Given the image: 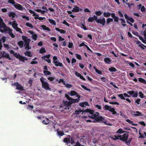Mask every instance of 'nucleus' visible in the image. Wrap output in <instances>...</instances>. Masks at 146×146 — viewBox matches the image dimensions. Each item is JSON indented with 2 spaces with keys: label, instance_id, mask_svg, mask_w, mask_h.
<instances>
[{
  "label": "nucleus",
  "instance_id": "21",
  "mask_svg": "<svg viewBox=\"0 0 146 146\" xmlns=\"http://www.w3.org/2000/svg\"><path fill=\"white\" fill-rule=\"evenodd\" d=\"M55 29L57 31H58L61 34H65L66 31L65 30L63 29H60L58 28H55Z\"/></svg>",
  "mask_w": 146,
  "mask_h": 146
},
{
  "label": "nucleus",
  "instance_id": "49",
  "mask_svg": "<svg viewBox=\"0 0 146 146\" xmlns=\"http://www.w3.org/2000/svg\"><path fill=\"white\" fill-rule=\"evenodd\" d=\"M70 143L72 145H73L75 143V142L74 141V139L73 137H71L70 138Z\"/></svg>",
  "mask_w": 146,
  "mask_h": 146
},
{
  "label": "nucleus",
  "instance_id": "62",
  "mask_svg": "<svg viewBox=\"0 0 146 146\" xmlns=\"http://www.w3.org/2000/svg\"><path fill=\"white\" fill-rule=\"evenodd\" d=\"M73 44L72 42H69V44L68 47L69 48H71L73 46Z\"/></svg>",
  "mask_w": 146,
  "mask_h": 146
},
{
  "label": "nucleus",
  "instance_id": "50",
  "mask_svg": "<svg viewBox=\"0 0 146 146\" xmlns=\"http://www.w3.org/2000/svg\"><path fill=\"white\" fill-rule=\"evenodd\" d=\"M14 56L17 58L19 59L21 56V55L19 54H17L16 52H15Z\"/></svg>",
  "mask_w": 146,
  "mask_h": 146
},
{
  "label": "nucleus",
  "instance_id": "4",
  "mask_svg": "<svg viewBox=\"0 0 146 146\" xmlns=\"http://www.w3.org/2000/svg\"><path fill=\"white\" fill-rule=\"evenodd\" d=\"M95 20V21L98 23H100L101 24H102L103 25H104L105 23V19L102 17L98 19L97 16H94L93 17H92V22L93 20Z\"/></svg>",
  "mask_w": 146,
  "mask_h": 146
},
{
  "label": "nucleus",
  "instance_id": "58",
  "mask_svg": "<svg viewBox=\"0 0 146 146\" xmlns=\"http://www.w3.org/2000/svg\"><path fill=\"white\" fill-rule=\"evenodd\" d=\"M4 46V47H5L8 50L9 48H10V47L8 44H6L5 43L3 44Z\"/></svg>",
  "mask_w": 146,
  "mask_h": 146
},
{
  "label": "nucleus",
  "instance_id": "11",
  "mask_svg": "<svg viewBox=\"0 0 146 146\" xmlns=\"http://www.w3.org/2000/svg\"><path fill=\"white\" fill-rule=\"evenodd\" d=\"M14 5V7L17 10H23L25 8L23 7L19 3H16Z\"/></svg>",
  "mask_w": 146,
  "mask_h": 146
},
{
  "label": "nucleus",
  "instance_id": "22",
  "mask_svg": "<svg viewBox=\"0 0 146 146\" xmlns=\"http://www.w3.org/2000/svg\"><path fill=\"white\" fill-rule=\"evenodd\" d=\"M133 112L136 113L133 114V115L135 116H141L143 115L142 113L138 111H137L135 112V111H133Z\"/></svg>",
  "mask_w": 146,
  "mask_h": 146
},
{
  "label": "nucleus",
  "instance_id": "53",
  "mask_svg": "<svg viewBox=\"0 0 146 146\" xmlns=\"http://www.w3.org/2000/svg\"><path fill=\"white\" fill-rule=\"evenodd\" d=\"M54 79L55 78L54 77H48L47 78V79L50 81H53Z\"/></svg>",
  "mask_w": 146,
  "mask_h": 146
},
{
  "label": "nucleus",
  "instance_id": "5",
  "mask_svg": "<svg viewBox=\"0 0 146 146\" xmlns=\"http://www.w3.org/2000/svg\"><path fill=\"white\" fill-rule=\"evenodd\" d=\"M82 112V114H83L84 112L87 113H89L91 114V110L90 109H87L86 110H84V109H81L80 108H78V110H76L75 113H74V114L78 115L80 113Z\"/></svg>",
  "mask_w": 146,
  "mask_h": 146
},
{
  "label": "nucleus",
  "instance_id": "29",
  "mask_svg": "<svg viewBox=\"0 0 146 146\" xmlns=\"http://www.w3.org/2000/svg\"><path fill=\"white\" fill-rule=\"evenodd\" d=\"M17 26L18 24L16 21H14L12 22V26L14 29L16 28L17 27Z\"/></svg>",
  "mask_w": 146,
  "mask_h": 146
},
{
  "label": "nucleus",
  "instance_id": "48",
  "mask_svg": "<svg viewBox=\"0 0 146 146\" xmlns=\"http://www.w3.org/2000/svg\"><path fill=\"white\" fill-rule=\"evenodd\" d=\"M120 20H121L122 21L121 23L122 26H126V24H125V19H120Z\"/></svg>",
  "mask_w": 146,
  "mask_h": 146
},
{
  "label": "nucleus",
  "instance_id": "37",
  "mask_svg": "<svg viewBox=\"0 0 146 146\" xmlns=\"http://www.w3.org/2000/svg\"><path fill=\"white\" fill-rule=\"evenodd\" d=\"M144 37V38L143 37H139L140 40H141L143 43L146 44V37Z\"/></svg>",
  "mask_w": 146,
  "mask_h": 146
},
{
  "label": "nucleus",
  "instance_id": "2",
  "mask_svg": "<svg viewBox=\"0 0 146 146\" xmlns=\"http://www.w3.org/2000/svg\"><path fill=\"white\" fill-rule=\"evenodd\" d=\"M94 111L92 110V119H94V121H92V122H97L103 123L106 124H107V121L105 119L101 116L100 115V114L98 112L94 113Z\"/></svg>",
  "mask_w": 146,
  "mask_h": 146
},
{
  "label": "nucleus",
  "instance_id": "47",
  "mask_svg": "<svg viewBox=\"0 0 146 146\" xmlns=\"http://www.w3.org/2000/svg\"><path fill=\"white\" fill-rule=\"evenodd\" d=\"M14 29H15L17 31L21 33H22L21 31V29L20 28H19L18 26L16 28H15Z\"/></svg>",
  "mask_w": 146,
  "mask_h": 146
},
{
  "label": "nucleus",
  "instance_id": "60",
  "mask_svg": "<svg viewBox=\"0 0 146 146\" xmlns=\"http://www.w3.org/2000/svg\"><path fill=\"white\" fill-rule=\"evenodd\" d=\"M76 58L78 59L79 60H81L82 59L81 56L80 55L78 54H76Z\"/></svg>",
  "mask_w": 146,
  "mask_h": 146
},
{
  "label": "nucleus",
  "instance_id": "15",
  "mask_svg": "<svg viewBox=\"0 0 146 146\" xmlns=\"http://www.w3.org/2000/svg\"><path fill=\"white\" fill-rule=\"evenodd\" d=\"M80 96H78V98L75 99H73L72 98V99H71L70 101V102H71L70 103H71V104L72 103H75L78 102L80 100Z\"/></svg>",
  "mask_w": 146,
  "mask_h": 146
},
{
  "label": "nucleus",
  "instance_id": "57",
  "mask_svg": "<svg viewBox=\"0 0 146 146\" xmlns=\"http://www.w3.org/2000/svg\"><path fill=\"white\" fill-rule=\"evenodd\" d=\"M94 106L95 108H97L98 110H101L102 109V107L101 106L98 105H94Z\"/></svg>",
  "mask_w": 146,
  "mask_h": 146
},
{
  "label": "nucleus",
  "instance_id": "63",
  "mask_svg": "<svg viewBox=\"0 0 146 146\" xmlns=\"http://www.w3.org/2000/svg\"><path fill=\"white\" fill-rule=\"evenodd\" d=\"M139 96L141 98H143L144 97V95L143 93L141 92H139Z\"/></svg>",
  "mask_w": 146,
  "mask_h": 146
},
{
  "label": "nucleus",
  "instance_id": "9",
  "mask_svg": "<svg viewBox=\"0 0 146 146\" xmlns=\"http://www.w3.org/2000/svg\"><path fill=\"white\" fill-rule=\"evenodd\" d=\"M11 85L12 86H16V89L17 90H23L24 89L23 87L20 84L17 82H15L14 84H12Z\"/></svg>",
  "mask_w": 146,
  "mask_h": 146
},
{
  "label": "nucleus",
  "instance_id": "27",
  "mask_svg": "<svg viewBox=\"0 0 146 146\" xmlns=\"http://www.w3.org/2000/svg\"><path fill=\"white\" fill-rule=\"evenodd\" d=\"M49 23L52 25H56V23L55 21L53 19H48Z\"/></svg>",
  "mask_w": 146,
  "mask_h": 146
},
{
  "label": "nucleus",
  "instance_id": "28",
  "mask_svg": "<svg viewBox=\"0 0 146 146\" xmlns=\"http://www.w3.org/2000/svg\"><path fill=\"white\" fill-rule=\"evenodd\" d=\"M138 80L141 83H143L144 84H146V81L141 78H139Z\"/></svg>",
  "mask_w": 146,
  "mask_h": 146
},
{
  "label": "nucleus",
  "instance_id": "43",
  "mask_svg": "<svg viewBox=\"0 0 146 146\" xmlns=\"http://www.w3.org/2000/svg\"><path fill=\"white\" fill-rule=\"evenodd\" d=\"M110 107L108 105H105L103 107V109L105 110H109Z\"/></svg>",
  "mask_w": 146,
  "mask_h": 146
},
{
  "label": "nucleus",
  "instance_id": "1",
  "mask_svg": "<svg viewBox=\"0 0 146 146\" xmlns=\"http://www.w3.org/2000/svg\"><path fill=\"white\" fill-rule=\"evenodd\" d=\"M0 31L4 34H9L11 36H15L12 33V30L7 27L4 22L3 20L0 17Z\"/></svg>",
  "mask_w": 146,
  "mask_h": 146
},
{
  "label": "nucleus",
  "instance_id": "38",
  "mask_svg": "<svg viewBox=\"0 0 146 146\" xmlns=\"http://www.w3.org/2000/svg\"><path fill=\"white\" fill-rule=\"evenodd\" d=\"M126 121L130 124H131L132 125H137V124H135V123H133V121H131L129 119H126Z\"/></svg>",
  "mask_w": 146,
  "mask_h": 146
},
{
  "label": "nucleus",
  "instance_id": "39",
  "mask_svg": "<svg viewBox=\"0 0 146 146\" xmlns=\"http://www.w3.org/2000/svg\"><path fill=\"white\" fill-rule=\"evenodd\" d=\"M132 140V138L131 137L129 138V139L128 138V140L126 142V144L128 145H129Z\"/></svg>",
  "mask_w": 146,
  "mask_h": 146
},
{
  "label": "nucleus",
  "instance_id": "46",
  "mask_svg": "<svg viewBox=\"0 0 146 146\" xmlns=\"http://www.w3.org/2000/svg\"><path fill=\"white\" fill-rule=\"evenodd\" d=\"M19 59V60L21 61L22 62H25V57L21 55V56L20 57Z\"/></svg>",
  "mask_w": 146,
  "mask_h": 146
},
{
  "label": "nucleus",
  "instance_id": "7",
  "mask_svg": "<svg viewBox=\"0 0 146 146\" xmlns=\"http://www.w3.org/2000/svg\"><path fill=\"white\" fill-rule=\"evenodd\" d=\"M64 106H65V108L64 109L66 110H68L67 111H70V109L71 105V103H70V101L67 102V101H63Z\"/></svg>",
  "mask_w": 146,
  "mask_h": 146
},
{
  "label": "nucleus",
  "instance_id": "55",
  "mask_svg": "<svg viewBox=\"0 0 146 146\" xmlns=\"http://www.w3.org/2000/svg\"><path fill=\"white\" fill-rule=\"evenodd\" d=\"M113 19L112 18H108L107 19V23H109L110 22L113 21Z\"/></svg>",
  "mask_w": 146,
  "mask_h": 146
},
{
  "label": "nucleus",
  "instance_id": "52",
  "mask_svg": "<svg viewBox=\"0 0 146 146\" xmlns=\"http://www.w3.org/2000/svg\"><path fill=\"white\" fill-rule=\"evenodd\" d=\"M81 87L83 88H84V89L86 90H87V91H90V90L89 89H88V88L86 87V86H85L84 85H81Z\"/></svg>",
  "mask_w": 146,
  "mask_h": 146
},
{
  "label": "nucleus",
  "instance_id": "13",
  "mask_svg": "<svg viewBox=\"0 0 146 146\" xmlns=\"http://www.w3.org/2000/svg\"><path fill=\"white\" fill-rule=\"evenodd\" d=\"M28 37H22V39L25 42V45L29 44V43L31 41L30 39L28 38Z\"/></svg>",
  "mask_w": 146,
  "mask_h": 146
},
{
  "label": "nucleus",
  "instance_id": "41",
  "mask_svg": "<svg viewBox=\"0 0 146 146\" xmlns=\"http://www.w3.org/2000/svg\"><path fill=\"white\" fill-rule=\"evenodd\" d=\"M43 73L45 75H50L51 74V72L48 70H44Z\"/></svg>",
  "mask_w": 146,
  "mask_h": 146
},
{
  "label": "nucleus",
  "instance_id": "18",
  "mask_svg": "<svg viewBox=\"0 0 146 146\" xmlns=\"http://www.w3.org/2000/svg\"><path fill=\"white\" fill-rule=\"evenodd\" d=\"M82 9L80 8L79 7L75 6L73 9L72 10V11L74 12H77L79 11H81Z\"/></svg>",
  "mask_w": 146,
  "mask_h": 146
},
{
  "label": "nucleus",
  "instance_id": "56",
  "mask_svg": "<svg viewBox=\"0 0 146 146\" xmlns=\"http://www.w3.org/2000/svg\"><path fill=\"white\" fill-rule=\"evenodd\" d=\"M50 56V54H47L46 56H43L42 57V58L44 59V58H47L48 59L49 58Z\"/></svg>",
  "mask_w": 146,
  "mask_h": 146
},
{
  "label": "nucleus",
  "instance_id": "25",
  "mask_svg": "<svg viewBox=\"0 0 146 146\" xmlns=\"http://www.w3.org/2000/svg\"><path fill=\"white\" fill-rule=\"evenodd\" d=\"M101 81L105 83H107L108 81V80L105 77H101L100 78Z\"/></svg>",
  "mask_w": 146,
  "mask_h": 146
},
{
  "label": "nucleus",
  "instance_id": "19",
  "mask_svg": "<svg viewBox=\"0 0 146 146\" xmlns=\"http://www.w3.org/2000/svg\"><path fill=\"white\" fill-rule=\"evenodd\" d=\"M104 60L105 63L108 64H110L111 63V60L108 57L105 58Z\"/></svg>",
  "mask_w": 146,
  "mask_h": 146
},
{
  "label": "nucleus",
  "instance_id": "30",
  "mask_svg": "<svg viewBox=\"0 0 146 146\" xmlns=\"http://www.w3.org/2000/svg\"><path fill=\"white\" fill-rule=\"evenodd\" d=\"M93 68L95 70V72L96 73H97L98 74H101V75H102V71L97 69L95 66H94Z\"/></svg>",
  "mask_w": 146,
  "mask_h": 146
},
{
  "label": "nucleus",
  "instance_id": "44",
  "mask_svg": "<svg viewBox=\"0 0 146 146\" xmlns=\"http://www.w3.org/2000/svg\"><path fill=\"white\" fill-rule=\"evenodd\" d=\"M24 46H25V49L27 50L30 49L31 48V47L30 46L29 44L24 45Z\"/></svg>",
  "mask_w": 146,
  "mask_h": 146
},
{
  "label": "nucleus",
  "instance_id": "10",
  "mask_svg": "<svg viewBox=\"0 0 146 146\" xmlns=\"http://www.w3.org/2000/svg\"><path fill=\"white\" fill-rule=\"evenodd\" d=\"M127 93L133 97H137L138 96L137 92L134 91H129Z\"/></svg>",
  "mask_w": 146,
  "mask_h": 146
},
{
  "label": "nucleus",
  "instance_id": "17",
  "mask_svg": "<svg viewBox=\"0 0 146 146\" xmlns=\"http://www.w3.org/2000/svg\"><path fill=\"white\" fill-rule=\"evenodd\" d=\"M9 16L11 18L12 20H14V18L15 17L16 15L15 13L11 12L9 13Z\"/></svg>",
  "mask_w": 146,
  "mask_h": 146
},
{
  "label": "nucleus",
  "instance_id": "59",
  "mask_svg": "<svg viewBox=\"0 0 146 146\" xmlns=\"http://www.w3.org/2000/svg\"><path fill=\"white\" fill-rule=\"evenodd\" d=\"M65 97L67 98V99L69 100H70L71 99H72V98H70L69 96L67 94H66L65 95Z\"/></svg>",
  "mask_w": 146,
  "mask_h": 146
},
{
  "label": "nucleus",
  "instance_id": "40",
  "mask_svg": "<svg viewBox=\"0 0 146 146\" xmlns=\"http://www.w3.org/2000/svg\"><path fill=\"white\" fill-rule=\"evenodd\" d=\"M103 15L104 17H108L110 16V15H111V14L110 13L108 12H105L104 13Z\"/></svg>",
  "mask_w": 146,
  "mask_h": 146
},
{
  "label": "nucleus",
  "instance_id": "24",
  "mask_svg": "<svg viewBox=\"0 0 146 146\" xmlns=\"http://www.w3.org/2000/svg\"><path fill=\"white\" fill-rule=\"evenodd\" d=\"M109 111L112 112V114L113 115L116 114L117 113L115 111L114 108H111L110 107V108L109 109Z\"/></svg>",
  "mask_w": 146,
  "mask_h": 146
},
{
  "label": "nucleus",
  "instance_id": "54",
  "mask_svg": "<svg viewBox=\"0 0 146 146\" xmlns=\"http://www.w3.org/2000/svg\"><path fill=\"white\" fill-rule=\"evenodd\" d=\"M6 37H2V38H1V39H0V42H4L6 41L5 38Z\"/></svg>",
  "mask_w": 146,
  "mask_h": 146
},
{
  "label": "nucleus",
  "instance_id": "36",
  "mask_svg": "<svg viewBox=\"0 0 146 146\" xmlns=\"http://www.w3.org/2000/svg\"><path fill=\"white\" fill-rule=\"evenodd\" d=\"M18 44L20 48H22L24 45V42L22 41H20L18 42Z\"/></svg>",
  "mask_w": 146,
  "mask_h": 146
},
{
  "label": "nucleus",
  "instance_id": "16",
  "mask_svg": "<svg viewBox=\"0 0 146 146\" xmlns=\"http://www.w3.org/2000/svg\"><path fill=\"white\" fill-rule=\"evenodd\" d=\"M53 63L56 66H59L62 68L64 67V65L62 64V63L58 61H54V62H53Z\"/></svg>",
  "mask_w": 146,
  "mask_h": 146
},
{
  "label": "nucleus",
  "instance_id": "33",
  "mask_svg": "<svg viewBox=\"0 0 146 146\" xmlns=\"http://www.w3.org/2000/svg\"><path fill=\"white\" fill-rule=\"evenodd\" d=\"M24 54L25 56H27L29 57H32V55L31 54V52L29 51H27L26 52L24 53Z\"/></svg>",
  "mask_w": 146,
  "mask_h": 146
},
{
  "label": "nucleus",
  "instance_id": "26",
  "mask_svg": "<svg viewBox=\"0 0 146 146\" xmlns=\"http://www.w3.org/2000/svg\"><path fill=\"white\" fill-rule=\"evenodd\" d=\"M70 95L72 96L76 95L77 97H78V96H80L77 93L74 91H71Z\"/></svg>",
  "mask_w": 146,
  "mask_h": 146
},
{
  "label": "nucleus",
  "instance_id": "6",
  "mask_svg": "<svg viewBox=\"0 0 146 146\" xmlns=\"http://www.w3.org/2000/svg\"><path fill=\"white\" fill-rule=\"evenodd\" d=\"M127 133H124L123 135H120V140L125 142L126 144V142L128 140V138L129 137L128 133L129 132H127Z\"/></svg>",
  "mask_w": 146,
  "mask_h": 146
},
{
  "label": "nucleus",
  "instance_id": "34",
  "mask_svg": "<svg viewBox=\"0 0 146 146\" xmlns=\"http://www.w3.org/2000/svg\"><path fill=\"white\" fill-rule=\"evenodd\" d=\"M127 131H124L123 130H122V129L121 128L119 129L117 131H116V133H123L125 132H126Z\"/></svg>",
  "mask_w": 146,
  "mask_h": 146
},
{
  "label": "nucleus",
  "instance_id": "23",
  "mask_svg": "<svg viewBox=\"0 0 146 146\" xmlns=\"http://www.w3.org/2000/svg\"><path fill=\"white\" fill-rule=\"evenodd\" d=\"M40 27L42 28L43 30L47 31H50V29L44 25H41Z\"/></svg>",
  "mask_w": 146,
  "mask_h": 146
},
{
  "label": "nucleus",
  "instance_id": "14",
  "mask_svg": "<svg viewBox=\"0 0 146 146\" xmlns=\"http://www.w3.org/2000/svg\"><path fill=\"white\" fill-rule=\"evenodd\" d=\"M124 16L125 18L127 20V23L129 22V21H130L132 23H133L134 22V20L131 17H129L128 15H127L126 14H125L124 15Z\"/></svg>",
  "mask_w": 146,
  "mask_h": 146
},
{
  "label": "nucleus",
  "instance_id": "64",
  "mask_svg": "<svg viewBox=\"0 0 146 146\" xmlns=\"http://www.w3.org/2000/svg\"><path fill=\"white\" fill-rule=\"evenodd\" d=\"M81 27L84 30L87 29L86 26L83 23H82L81 25Z\"/></svg>",
  "mask_w": 146,
  "mask_h": 146
},
{
  "label": "nucleus",
  "instance_id": "20",
  "mask_svg": "<svg viewBox=\"0 0 146 146\" xmlns=\"http://www.w3.org/2000/svg\"><path fill=\"white\" fill-rule=\"evenodd\" d=\"M68 137L64 138L63 139V141L67 144L70 143V135H68Z\"/></svg>",
  "mask_w": 146,
  "mask_h": 146
},
{
  "label": "nucleus",
  "instance_id": "61",
  "mask_svg": "<svg viewBox=\"0 0 146 146\" xmlns=\"http://www.w3.org/2000/svg\"><path fill=\"white\" fill-rule=\"evenodd\" d=\"M22 18L23 19H25L27 20H29V17H27L26 15H23L22 16Z\"/></svg>",
  "mask_w": 146,
  "mask_h": 146
},
{
  "label": "nucleus",
  "instance_id": "45",
  "mask_svg": "<svg viewBox=\"0 0 146 146\" xmlns=\"http://www.w3.org/2000/svg\"><path fill=\"white\" fill-rule=\"evenodd\" d=\"M123 94H119V95H118V96L120 97V98L122 99V100H125V97L124 96H123Z\"/></svg>",
  "mask_w": 146,
  "mask_h": 146
},
{
  "label": "nucleus",
  "instance_id": "35",
  "mask_svg": "<svg viewBox=\"0 0 146 146\" xmlns=\"http://www.w3.org/2000/svg\"><path fill=\"white\" fill-rule=\"evenodd\" d=\"M46 52L45 49L44 47H42L40 50L39 53L41 54H43Z\"/></svg>",
  "mask_w": 146,
  "mask_h": 146
},
{
  "label": "nucleus",
  "instance_id": "42",
  "mask_svg": "<svg viewBox=\"0 0 146 146\" xmlns=\"http://www.w3.org/2000/svg\"><path fill=\"white\" fill-rule=\"evenodd\" d=\"M57 132L58 135L60 136H62L64 135V132L63 131H60L57 130Z\"/></svg>",
  "mask_w": 146,
  "mask_h": 146
},
{
  "label": "nucleus",
  "instance_id": "8",
  "mask_svg": "<svg viewBox=\"0 0 146 146\" xmlns=\"http://www.w3.org/2000/svg\"><path fill=\"white\" fill-rule=\"evenodd\" d=\"M3 57L6 58L9 60H11L9 55L7 53H5L4 51L0 52V59Z\"/></svg>",
  "mask_w": 146,
  "mask_h": 146
},
{
  "label": "nucleus",
  "instance_id": "31",
  "mask_svg": "<svg viewBox=\"0 0 146 146\" xmlns=\"http://www.w3.org/2000/svg\"><path fill=\"white\" fill-rule=\"evenodd\" d=\"M50 120L48 118H46L45 120H43L42 121V123L44 124H47L49 123L50 122Z\"/></svg>",
  "mask_w": 146,
  "mask_h": 146
},
{
  "label": "nucleus",
  "instance_id": "3",
  "mask_svg": "<svg viewBox=\"0 0 146 146\" xmlns=\"http://www.w3.org/2000/svg\"><path fill=\"white\" fill-rule=\"evenodd\" d=\"M45 80V79L43 77L40 78V81L42 84V87L45 90H50L51 88L49 87V84L47 82L44 81Z\"/></svg>",
  "mask_w": 146,
  "mask_h": 146
},
{
  "label": "nucleus",
  "instance_id": "51",
  "mask_svg": "<svg viewBox=\"0 0 146 146\" xmlns=\"http://www.w3.org/2000/svg\"><path fill=\"white\" fill-rule=\"evenodd\" d=\"M26 25L27 26L31 28H33V27L32 25L29 23H27L26 24Z\"/></svg>",
  "mask_w": 146,
  "mask_h": 146
},
{
  "label": "nucleus",
  "instance_id": "32",
  "mask_svg": "<svg viewBox=\"0 0 146 146\" xmlns=\"http://www.w3.org/2000/svg\"><path fill=\"white\" fill-rule=\"evenodd\" d=\"M109 70L111 72H114L117 71L116 69L114 67H111L109 68Z\"/></svg>",
  "mask_w": 146,
  "mask_h": 146
},
{
  "label": "nucleus",
  "instance_id": "12",
  "mask_svg": "<svg viewBox=\"0 0 146 146\" xmlns=\"http://www.w3.org/2000/svg\"><path fill=\"white\" fill-rule=\"evenodd\" d=\"M135 42H136V44H137L138 45L139 47H141L142 50H144L145 49L143 46H144V47H145L146 48V46L144 45L143 44H142L141 43V42L140 41H139V40L135 41Z\"/></svg>",
  "mask_w": 146,
  "mask_h": 146
}]
</instances>
